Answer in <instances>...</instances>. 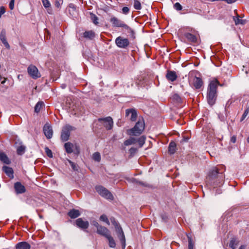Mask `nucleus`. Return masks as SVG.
Returning a JSON list of instances; mask_svg holds the SVG:
<instances>
[{
  "mask_svg": "<svg viewBox=\"0 0 249 249\" xmlns=\"http://www.w3.org/2000/svg\"><path fill=\"white\" fill-rule=\"evenodd\" d=\"M219 83L217 80H214L209 83L207 93V100L208 104L212 106L216 102L217 98V89Z\"/></svg>",
  "mask_w": 249,
  "mask_h": 249,
  "instance_id": "obj_1",
  "label": "nucleus"
},
{
  "mask_svg": "<svg viewBox=\"0 0 249 249\" xmlns=\"http://www.w3.org/2000/svg\"><path fill=\"white\" fill-rule=\"evenodd\" d=\"M224 176L223 173H220L217 167H214L209 173L208 177L209 183L214 187L220 186L224 180Z\"/></svg>",
  "mask_w": 249,
  "mask_h": 249,
  "instance_id": "obj_2",
  "label": "nucleus"
},
{
  "mask_svg": "<svg viewBox=\"0 0 249 249\" xmlns=\"http://www.w3.org/2000/svg\"><path fill=\"white\" fill-rule=\"evenodd\" d=\"M144 126L143 120H139L132 128L127 130V134L130 136H139L143 132Z\"/></svg>",
  "mask_w": 249,
  "mask_h": 249,
  "instance_id": "obj_3",
  "label": "nucleus"
},
{
  "mask_svg": "<svg viewBox=\"0 0 249 249\" xmlns=\"http://www.w3.org/2000/svg\"><path fill=\"white\" fill-rule=\"evenodd\" d=\"M96 192L103 197L109 200L113 199V196L111 192L107 189L101 185H98L95 187Z\"/></svg>",
  "mask_w": 249,
  "mask_h": 249,
  "instance_id": "obj_4",
  "label": "nucleus"
},
{
  "mask_svg": "<svg viewBox=\"0 0 249 249\" xmlns=\"http://www.w3.org/2000/svg\"><path fill=\"white\" fill-rule=\"evenodd\" d=\"M75 130V128L69 124L64 126L62 130L61 139L63 142H66L69 139L71 131Z\"/></svg>",
  "mask_w": 249,
  "mask_h": 249,
  "instance_id": "obj_5",
  "label": "nucleus"
},
{
  "mask_svg": "<svg viewBox=\"0 0 249 249\" xmlns=\"http://www.w3.org/2000/svg\"><path fill=\"white\" fill-rule=\"evenodd\" d=\"M115 43L119 48L126 49L129 45L130 42L127 38L120 36L116 38Z\"/></svg>",
  "mask_w": 249,
  "mask_h": 249,
  "instance_id": "obj_6",
  "label": "nucleus"
},
{
  "mask_svg": "<svg viewBox=\"0 0 249 249\" xmlns=\"http://www.w3.org/2000/svg\"><path fill=\"white\" fill-rule=\"evenodd\" d=\"M28 74L33 79H36L41 77L37 68L34 65H30L27 69Z\"/></svg>",
  "mask_w": 249,
  "mask_h": 249,
  "instance_id": "obj_7",
  "label": "nucleus"
},
{
  "mask_svg": "<svg viewBox=\"0 0 249 249\" xmlns=\"http://www.w3.org/2000/svg\"><path fill=\"white\" fill-rule=\"evenodd\" d=\"M75 225L80 229L85 231L89 227V222L82 218H78L75 221Z\"/></svg>",
  "mask_w": 249,
  "mask_h": 249,
  "instance_id": "obj_8",
  "label": "nucleus"
},
{
  "mask_svg": "<svg viewBox=\"0 0 249 249\" xmlns=\"http://www.w3.org/2000/svg\"><path fill=\"white\" fill-rule=\"evenodd\" d=\"M110 21L114 27H122L124 28L127 27V24L124 21L115 17H112L110 19Z\"/></svg>",
  "mask_w": 249,
  "mask_h": 249,
  "instance_id": "obj_9",
  "label": "nucleus"
},
{
  "mask_svg": "<svg viewBox=\"0 0 249 249\" xmlns=\"http://www.w3.org/2000/svg\"><path fill=\"white\" fill-rule=\"evenodd\" d=\"M98 121L100 122H103L104 126L107 130H110L113 126V122L110 117H107L105 118H99Z\"/></svg>",
  "mask_w": 249,
  "mask_h": 249,
  "instance_id": "obj_10",
  "label": "nucleus"
},
{
  "mask_svg": "<svg viewBox=\"0 0 249 249\" xmlns=\"http://www.w3.org/2000/svg\"><path fill=\"white\" fill-rule=\"evenodd\" d=\"M75 147L76 150V154L79 153V148L77 145H74L72 143L68 142L65 143L64 147L67 153L71 154L73 152V148Z\"/></svg>",
  "mask_w": 249,
  "mask_h": 249,
  "instance_id": "obj_11",
  "label": "nucleus"
},
{
  "mask_svg": "<svg viewBox=\"0 0 249 249\" xmlns=\"http://www.w3.org/2000/svg\"><path fill=\"white\" fill-rule=\"evenodd\" d=\"M116 232L117 234L118 237L120 240L123 249H124L126 246L125 238L122 228H120V229L116 231Z\"/></svg>",
  "mask_w": 249,
  "mask_h": 249,
  "instance_id": "obj_12",
  "label": "nucleus"
},
{
  "mask_svg": "<svg viewBox=\"0 0 249 249\" xmlns=\"http://www.w3.org/2000/svg\"><path fill=\"white\" fill-rule=\"evenodd\" d=\"M0 40L6 49H10V45L9 44L6 39V30L4 29L1 30L0 33Z\"/></svg>",
  "mask_w": 249,
  "mask_h": 249,
  "instance_id": "obj_13",
  "label": "nucleus"
},
{
  "mask_svg": "<svg viewBox=\"0 0 249 249\" xmlns=\"http://www.w3.org/2000/svg\"><path fill=\"white\" fill-rule=\"evenodd\" d=\"M14 189L17 194H21L26 192L25 186L20 182H17L14 184Z\"/></svg>",
  "mask_w": 249,
  "mask_h": 249,
  "instance_id": "obj_14",
  "label": "nucleus"
},
{
  "mask_svg": "<svg viewBox=\"0 0 249 249\" xmlns=\"http://www.w3.org/2000/svg\"><path fill=\"white\" fill-rule=\"evenodd\" d=\"M166 79L170 82H174L178 78V75L176 71L168 70L166 74Z\"/></svg>",
  "mask_w": 249,
  "mask_h": 249,
  "instance_id": "obj_15",
  "label": "nucleus"
},
{
  "mask_svg": "<svg viewBox=\"0 0 249 249\" xmlns=\"http://www.w3.org/2000/svg\"><path fill=\"white\" fill-rule=\"evenodd\" d=\"M43 132L44 135L46 137L47 139H51L53 134V131L52 128L51 126L48 125V124H46L44 125L43 127Z\"/></svg>",
  "mask_w": 249,
  "mask_h": 249,
  "instance_id": "obj_16",
  "label": "nucleus"
},
{
  "mask_svg": "<svg viewBox=\"0 0 249 249\" xmlns=\"http://www.w3.org/2000/svg\"><path fill=\"white\" fill-rule=\"evenodd\" d=\"M97 233L101 235H102L105 237H107L109 234H110V231L106 227L101 225L97 229Z\"/></svg>",
  "mask_w": 249,
  "mask_h": 249,
  "instance_id": "obj_17",
  "label": "nucleus"
},
{
  "mask_svg": "<svg viewBox=\"0 0 249 249\" xmlns=\"http://www.w3.org/2000/svg\"><path fill=\"white\" fill-rule=\"evenodd\" d=\"M131 114L130 120L131 121H135L136 120L137 117V113L136 110L134 108L127 109L125 110V115L128 116Z\"/></svg>",
  "mask_w": 249,
  "mask_h": 249,
  "instance_id": "obj_18",
  "label": "nucleus"
},
{
  "mask_svg": "<svg viewBox=\"0 0 249 249\" xmlns=\"http://www.w3.org/2000/svg\"><path fill=\"white\" fill-rule=\"evenodd\" d=\"M16 249H30L31 245L27 242H20L16 244Z\"/></svg>",
  "mask_w": 249,
  "mask_h": 249,
  "instance_id": "obj_19",
  "label": "nucleus"
},
{
  "mask_svg": "<svg viewBox=\"0 0 249 249\" xmlns=\"http://www.w3.org/2000/svg\"><path fill=\"white\" fill-rule=\"evenodd\" d=\"M203 85V81L202 79L195 76L193 79V85L196 89H200Z\"/></svg>",
  "mask_w": 249,
  "mask_h": 249,
  "instance_id": "obj_20",
  "label": "nucleus"
},
{
  "mask_svg": "<svg viewBox=\"0 0 249 249\" xmlns=\"http://www.w3.org/2000/svg\"><path fill=\"white\" fill-rule=\"evenodd\" d=\"M2 170L9 178H14V171L11 167L3 166L2 167Z\"/></svg>",
  "mask_w": 249,
  "mask_h": 249,
  "instance_id": "obj_21",
  "label": "nucleus"
},
{
  "mask_svg": "<svg viewBox=\"0 0 249 249\" xmlns=\"http://www.w3.org/2000/svg\"><path fill=\"white\" fill-rule=\"evenodd\" d=\"M81 213L79 210L76 209H72L70 210L68 213V215L71 218H76L80 215Z\"/></svg>",
  "mask_w": 249,
  "mask_h": 249,
  "instance_id": "obj_22",
  "label": "nucleus"
},
{
  "mask_svg": "<svg viewBox=\"0 0 249 249\" xmlns=\"http://www.w3.org/2000/svg\"><path fill=\"white\" fill-rule=\"evenodd\" d=\"M184 36L187 39V40L192 43L197 42V37L196 36L189 33H186L184 34Z\"/></svg>",
  "mask_w": 249,
  "mask_h": 249,
  "instance_id": "obj_23",
  "label": "nucleus"
},
{
  "mask_svg": "<svg viewBox=\"0 0 249 249\" xmlns=\"http://www.w3.org/2000/svg\"><path fill=\"white\" fill-rule=\"evenodd\" d=\"M0 160L1 161L6 164H9L11 163V161L8 157L4 152H0Z\"/></svg>",
  "mask_w": 249,
  "mask_h": 249,
  "instance_id": "obj_24",
  "label": "nucleus"
},
{
  "mask_svg": "<svg viewBox=\"0 0 249 249\" xmlns=\"http://www.w3.org/2000/svg\"><path fill=\"white\" fill-rule=\"evenodd\" d=\"M95 34L93 31H86L83 34L85 38L92 39L95 37Z\"/></svg>",
  "mask_w": 249,
  "mask_h": 249,
  "instance_id": "obj_25",
  "label": "nucleus"
},
{
  "mask_svg": "<svg viewBox=\"0 0 249 249\" xmlns=\"http://www.w3.org/2000/svg\"><path fill=\"white\" fill-rule=\"evenodd\" d=\"M124 29L127 31V33L128 34V36L131 39L133 40L135 38V33L133 30L130 28L127 25V27H124Z\"/></svg>",
  "mask_w": 249,
  "mask_h": 249,
  "instance_id": "obj_26",
  "label": "nucleus"
},
{
  "mask_svg": "<svg viewBox=\"0 0 249 249\" xmlns=\"http://www.w3.org/2000/svg\"><path fill=\"white\" fill-rule=\"evenodd\" d=\"M168 150L170 154H173L175 153L176 150V143L175 142L173 141L170 142L169 145Z\"/></svg>",
  "mask_w": 249,
  "mask_h": 249,
  "instance_id": "obj_27",
  "label": "nucleus"
},
{
  "mask_svg": "<svg viewBox=\"0 0 249 249\" xmlns=\"http://www.w3.org/2000/svg\"><path fill=\"white\" fill-rule=\"evenodd\" d=\"M233 20L235 22V25H244L246 21V20L242 19L240 18V17L238 15L236 17H233Z\"/></svg>",
  "mask_w": 249,
  "mask_h": 249,
  "instance_id": "obj_28",
  "label": "nucleus"
},
{
  "mask_svg": "<svg viewBox=\"0 0 249 249\" xmlns=\"http://www.w3.org/2000/svg\"><path fill=\"white\" fill-rule=\"evenodd\" d=\"M108 241L109 246L111 248H114L116 247V243L111 235L109 234L106 237Z\"/></svg>",
  "mask_w": 249,
  "mask_h": 249,
  "instance_id": "obj_29",
  "label": "nucleus"
},
{
  "mask_svg": "<svg viewBox=\"0 0 249 249\" xmlns=\"http://www.w3.org/2000/svg\"><path fill=\"white\" fill-rule=\"evenodd\" d=\"M239 243V241L235 238L231 239L229 243V247L232 249H235Z\"/></svg>",
  "mask_w": 249,
  "mask_h": 249,
  "instance_id": "obj_30",
  "label": "nucleus"
},
{
  "mask_svg": "<svg viewBox=\"0 0 249 249\" xmlns=\"http://www.w3.org/2000/svg\"><path fill=\"white\" fill-rule=\"evenodd\" d=\"M110 220L112 225L114 226L115 231L120 229V228H122L119 223L116 221V219L114 217H110Z\"/></svg>",
  "mask_w": 249,
  "mask_h": 249,
  "instance_id": "obj_31",
  "label": "nucleus"
},
{
  "mask_svg": "<svg viewBox=\"0 0 249 249\" xmlns=\"http://www.w3.org/2000/svg\"><path fill=\"white\" fill-rule=\"evenodd\" d=\"M137 142L136 139L134 137H130L129 139L124 142V144L125 146L135 144Z\"/></svg>",
  "mask_w": 249,
  "mask_h": 249,
  "instance_id": "obj_32",
  "label": "nucleus"
},
{
  "mask_svg": "<svg viewBox=\"0 0 249 249\" xmlns=\"http://www.w3.org/2000/svg\"><path fill=\"white\" fill-rule=\"evenodd\" d=\"M146 140V137L144 135L141 136L138 139H136L137 142H138L140 147H142L145 143Z\"/></svg>",
  "mask_w": 249,
  "mask_h": 249,
  "instance_id": "obj_33",
  "label": "nucleus"
},
{
  "mask_svg": "<svg viewBox=\"0 0 249 249\" xmlns=\"http://www.w3.org/2000/svg\"><path fill=\"white\" fill-rule=\"evenodd\" d=\"M26 147L23 145L18 146L17 149V154L19 155H23L25 151Z\"/></svg>",
  "mask_w": 249,
  "mask_h": 249,
  "instance_id": "obj_34",
  "label": "nucleus"
},
{
  "mask_svg": "<svg viewBox=\"0 0 249 249\" xmlns=\"http://www.w3.org/2000/svg\"><path fill=\"white\" fill-rule=\"evenodd\" d=\"M44 103L42 101L38 102L35 107V111L36 113H38L41 108L43 107Z\"/></svg>",
  "mask_w": 249,
  "mask_h": 249,
  "instance_id": "obj_35",
  "label": "nucleus"
},
{
  "mask_svg": "<svg viewBox=\"0 0 249 249\" xmlns=\"http://www.w3.org/2000/svg\"><path fill=\"white\" fill-rule=\"evenodd\" d=\"M134 8L136 10H141L142 9L141 2L138 0H134Z\"/></svg>",
  "mask_w": 249,
  "mask_h": 249,
  "instance_id": "obj_36",
  "label": "nucleus"
},
{
  "mask_svg": "<svg viewBox=\"0 0 249 249\" xmlns=\"http://www.w3.org/2000/svg\"><path fill=\"white\" fill-rule=\"evenodd\" d=\"M90 18L92 21L95 24L97 25L98 24V17L94 14L90 13Z\"/></svg>",
  "mask_w": 249,
  "mask_h": 249,
  "instance_id": "obj_37",
  "label": "nucleus"
},
{
  "mask_svg": "<svg viewBox=\"0 0 249 249\" xmlns=\"http://www.w3.org/2000/svg\"><path fill=\"white\" fill-rule=\"evenodd\" d=\"M249 113V107H247L246 109L244 111V113L243 114L241 118L240 119V122H242L246 117L248 115Z\"/></svg>",
  "mask_w": 249,
  "mask_h": 249,
  "instance_id": "obj_38",
  "label": "nucleus"
},
{
  "mask_svg": "<svg viewBox=\"0 0 249 249\" xmlns=\"http://www.w3.org/2000/svg\"><path fill=\"white\" fill-rule=\"evenodd\" d=\"M188 239V249H194V243L190 235H187Z\"/></svg>",
  "mask_w": 249,
  "mask_h": 249,
  "instance_id": "obj_39",
  "label": "nucleus"
},
{
  "mask_svg": "<svg viewBox=\"0 0 249 249\" xmlns=\"http://www.w3.org/2000/svg\"><path fill=\"white\" fill-rule=\"evenodd\" d=\"M99 219L101 221L106 222L108 225H110L109 221L106 215H105V214L101 215L100 216Z\"/></svg>",
  "mask_w": 249,
  "mask_h": 249,
  "instance_id": "obj_40",
  "label": "nucleus"
},
{
  "mask_svg": "<svg viewBox=\"0 0 249 249\" xmlns=\"http://www.w3.org/2000/svg\"><path fill=\"white\" fill-rule=\"evenodd\" d=\"M93 159L97 161H99L101 160L100 154L99 152H95L92 156Z\"/></svg>",
  "mask_w": 249,
  "mask_h": 249,
  "instance_id": "obj_41",
  "label": "nucleus"
},
{
  "mask_svg": "<svg viewBox=\"0 0 249 249\" xmlns=\"http://www.w3.org/2000/svg\"><path fill=\"white\" fill-rule=\"evenodd\" d=\"M69 162L74 171L78 170V166L76 164H75L74 162H73L70 160H69Z\"/></svg>",
  "mask_w": 249,
  "mask_h": 249,
  "instance_id": "obj_42",
  "label": "nucleus"
},
{
  "mask_svg": "<svg viewBox=\"0 0 249 249\" xmlns=\"http://www.w3.org/2000/svg\"><path fill=\"white\" fill-rule=\"evenodd\" d=\"M45 151L46 155L49 158H53V153L52 151L47 147L45 148Z\"/></svg>",
  "mask_w": 249,
  "mask_h": 249,
  "instance_id": "obj_43",
  "label": "nucleus"
},
{
  "mask_svg": "<svg viewBox=\"0 0 249 249\" xmlns=\"http://www.w3.org/2000/svg\"><path fill=\"white\" fill-rule=\"evenodd\" d=\"M137 151L138 149L137 148L131 147L129 150L130 156L133 157L137 153Z\"/></svg>",
  "mask_w": 249,
  "mask_h": 249,
  "instance_id": "obj_44",
  "label": "nucleus"
},
{
  "mask_svg": "<svg viewBox=\"0 0 249 249\" xmlns=\"http://www.w3.org/2000/svg\"><path fill=\"white\" fill-rule=\"evenodd\" d=\"M174 8L177 11H180L182 9V7L181 4L178 2H176L174 5Z\"/></svg>",
  "mask_w": 249,
  "mask_h": 249,
  "instance_id": "obj_45",
  "label": "nucleus"
},
{
  "mask_svg": "<svg viewBox=\"0 0 249 249\" xmlns=\"http://www.w3.org/2000/svg\"><path fill=\"white\" fill-rule=\"evenodd\" d=\"M42 2L43 3V6L45 8H49L51 6V4L49 1V0H42Z\"/></svg>",
  "mask_w": 249,
  "mask_h": 249,
  "instance_id": "obj_46",
  "label": "nucleus"
},
{
  "mask_svg": "<svg viewBox=\"0 0 249 249\" xmlns=\"http://www.w3.org/2000/svg\"><path fill=\"white\" fill-rule=\"evenodd\" d=\"M173 99L176 100L178 102H180L181 101V98L177 94H175L173 95Z\"/></svg>",
  "mask_w": 249,
  "mask_h": 249,
  "instance_id": "obj_47",
  "label": "nucleus"
},
{
  "mask_svg": "<svg viewBox=\"0 0 249 249\" xmlns=\"http://www.w3.org/2000/svg\"><path fill=\"white\" fill-rule=\"evenodd\" d=\"M129 11V9L127 7H124L122 8V12L124 14H127Z\"/></svg>",
  "mask_w": 249,
  "mask_h": 249,
  "instance_id": "obj_48",
  "label": "nucleus"
},
{
  "mask_svg": "<svg viewBox=\"0 0 249 249\" xmlns=\"http://www.w3.org/2000/svg\"><path fill=\"white\" fill-rule=\"evenodd\" d=\"M5 12V8L3 6H1L0 7V18L1 17V15L3 14Z\"/></svg>",
  "mask_w": 249,
  "mask_h": 249,
  "instance_id": "obj_49",
  "label": "nucleus"
},
{
  "mask_svg": "<svg viewBox=\"0 0 249 249\" xmlns=\"http://www.w3.org/2000/svg\"><path fill=\"white\" fill-rule=\"evenodd\" d=\"M14 2H15V1L14 0H11L10 3H9V8L11 10H13L14 8Z\"/></svg>",
  "mask_w": 249,
  "mask_h": 249,
  "instance_id": "obj_50",
  "label": "nucleus"
},
{
  "mask_svg": "<svg viewBox=\"0 0 249 249\" xmlns=\"http://www.w3.org/2000/svg\"><path fill=\"white\" fill-rule=\"evenodd\" d=\"M92 224L93 226H94L97 229L99 228V227H100L101 226L99 224L98 222L96 221H93Z\"/></svg>",
  "mask_w": 249,
  "mask_h": 249,
  "instance_id": "obj_51",
  "label": "nucleus"
},
{
  "mask_svg": "<svg viewBox=\"0 0 249 249\" xmlns=\"http://www.w3.org/2000/svg\"><path fill=\"white\" fill-rule=\"evenodd\" d=\"M69 7L73 9L74 10H76V6L73 3L69 4Z\"/></svg>",
  "mask_w": 249,
  "mask_h": 249,
  "instance_id": "obj_52",
  "label": "nucleus"
},
{
  "mask_svg": "<svg viewBox=\"0 0 249 249\" xmlns=\"http://www.w3.org/2000/svg\"><path fill=\"white\" fill-rule=\"evenodd\" d=\"M237 0H224V1H226L228 3L231 4L235 2Z\"/></svg>",
  "mask_w": 249,
  "mask_h": 249,
  "instance_id": "obj_53",
  "label": "nucleus"
},
{
  "mask_svg": "<svg viewBox=\"0 0 249 249\" xmlns=\"http://www.w3.org/2000/svg\"><path fill=\"white\" fill-rule=\"evenodd\" d=\"M236 138L235 136H233L231 139V142L232 143H235L236 142Z\"/></svg>",
  "mask_w": 249,
  "mask_h": 249,
  "instance_id": "obj_54",
  "label": "nucleus"
},
{
  "mask_svg": "<svg viewBox=\"0 0 249 249\" xmlns=\"http://www.w3.org/2000/svg\"><path fill=\"white\" fill-rule=\"evenodd\" d=\"M189 138L188 137H184L182 140V142H187Z\"/></svg>",
  "mask_w": 249,
  "mask_h": 249,
  "instance_id": "obj_55",
  "label": "nucleus"
},
{
  "mask_svg": "<svg viewBox=\"0 0 249 249\" xmlns=\"http://www.w3.org/2000/svg\"><path fill=\"white\" fill-rule=\"evenodd\" d=\"M162 217V220L165 221V222H166L167 221V217L166 216H164V215H162L161 216Z\"/></svg>",
  "mask_w": 249,
  "mask_h": 249,
  "instance_id": "obj_56",
  "label": "nucleus"
},
{
  "mask_svg": "<svg viewBox=\"0 0 249 249\" xmlns=\"http://www.w3.org/2000/svg\"><path fill=\"white\" fill-rule=\"evenodd\" d=\"M55 6L56 7L59 8V6H60V3H59V2L58 1H55Z\"/></svg>",
  "mask_w": 249,
  "mask_h": 249,
  "instance_id": "obj_57",
  "label": "nucleus"
},
{
  "mask_svg": "<svg viewBox=\"0 0 249 249\" xmlns=\"http://www.w3.org/2000/svg\"><path fill=\"white\" fill-rule=\"evenodd\" d=\"M2 79H3V80H2V81L1 82V83L2 84H4L5 83V82H6V80H7V78H5V77H3V78H2Z\"/></svg>",
  "mask_w": 249,
  "mask_h": 249,
  "instance_id": "obj_58",
  "label": "nucleus"
},
{
  "mask_svg": "<svg viewBox=\"0 0 249 249\" xmlns=\"http://www.w3.org/2000/svg\"><path fill=\"white\" fill-rule=\"evenodd\" d=\"M246 246L245 245H242L240 247L239 249H246Z\"/></svg>",
  "mask_w": 249,
  "mask_h": 249,
  "instance_id": "obj_59",
  "label": "nucleus"
},
{
  "mask_svg": "<svg viewBox=\"0 0 249 249\" xmlns=\"http://www.w3.org/2000/svg\"><path fill=\"white\" fill-rule=\"evenodd\" d=\"M66 84H62L61 85V87L62 88V89H65L66 87Z\"/></svg>",
  "mask_w": 249,
  "mask_h": 249,
  "instance_id": "obj_60",
  "label": "nucleus"
},
{
  "mask_svg": "<svg viewBox=\"0 0 249 249\" xmlns=\"http://www.w3.org/2000/svg\"><path fill=\"white\" fill-rule=\"evenodd\" d=\"M139 183L142 185H144V184L142 182H139Z\"/></svg>",
  "mask_w": 249,
  "mask_h": 249,
  "instance_id": "obj_61",
  "label": "nucleus"
},
{
  "mask_svg": "<svg viewBox=\"0 0 249 249\" xmlns=\"http://www.w3.org/2000/svg\"><path fill=\"white\" fill-rule=\"evenodd\" d=\"M247 142L249 143V137L247 139Z\"/></svg>",
  "mask_w": 249,
  "mask_h": 249,
  "instance_id": "obj_62",
  "label": "nucleus"
},
{
  "mask_svg": "<svg viewBox=\"0 0 249 249\" xmlns=\"http://www.w3.org/2000/svg\"><path fill=\"white\" fill-rule=\"evenodd\" d=\"M221 193L220 191L218 190L217 193L220 194Z\"/></svg>",
  "mask_w": 249,
  "mask_h": 249,
  "instance_id": "obj_63",
  "label": "nucleus"
}]
</instances>
